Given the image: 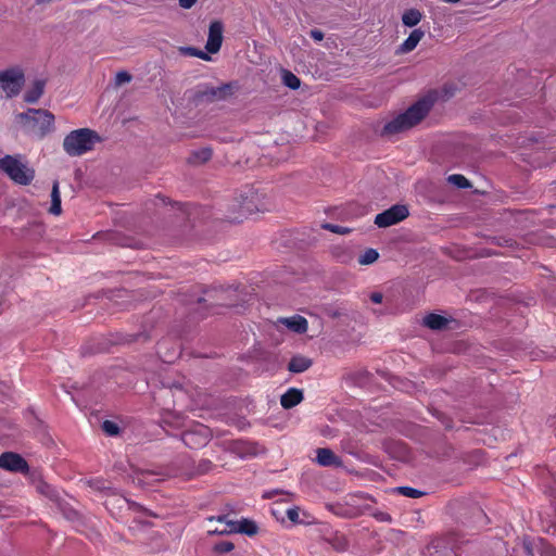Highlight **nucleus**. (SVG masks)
Instances as JSON below:
<instances>
[{"label":"nucleus","mask_w":556,"mask_h":556,"mask_svg":"<svg viewBox=\"0 0 556 556\" xmlns=\"http://www.w3.org/2000/svg\"><path fill=\"white\" fill-rule=\"evenodd\" d=\"M433 101L429 98H422L410 105L405 112L399 114L392 121L388 122L382 130V136H393L410 129L419 124L429 113Z\"/></svg>","instance_id":"f257e3e1"},{"label":"nucleus","mask_w":556,"mask_h":556,"mask_svg":"<svg viewBox=\"0 0 556 556\" xmlns=\"http://www.w3.org/2000/svg\"><path fill=\"white\" fill-rule=\"evenodd\" d=\"M99 136L89 128H80L71 131L63 141L64 151L71 156L83 155L93 149Z\"/></svg>","instance_id":"f03ea898"},{"label":"nucleus","mask_w":556,"mask_h":556,"mask_svg":"<svg viewBox=\"0 0 556 556\" xmlns=\"http://www.w3.org/2000/svg\"><path fill=\"white\" fill-rule=\"evenodd\" d=\"M231 208L232 213L229 215V219L241 223L244 218L262 210L258 193L249 188L235 199Z\"/></svg>","instance_id":"7ed1b4c3"},{"label":"nucleus","mask_w":556,"mask_h":556,"mask_svg":"<svg viewBox=\"0 0 556 556\" xmlns=\"http://www.w3.org/2000/svg\"><path fill=\"white\" fill-rule=\"evenodd\" d=\"M0 170L21 186H28L35 178V170L12 155L0 159Z\"/></svg>","instance_id":"20e7f679"},{"label":"nucleus","mask_w":556,"mask_h":556,"mask_svg":"<svg viewBox=\"0 0 556 556\" xmlns=\"http://www.w3.org/2000/svg\"><path fill=\"white\" fill-rule=\"evenodd\" d=\"M227 515H220L217 517H210L208 520H216L218 523H223V529H211L210 534H231L242 533L249 536H254L258 532V526L255 521L242 518L240 521L228 520Z\"/></svg>","instance_id":"39448f33"},{"label":"nucleus","mask_w":556,"mask_h":556,"mask_svg":"<svg viewBox=\"0 0 556 556\" xmlns=\"http://www.w3.org/2000/svg\"><path fill=\"white\" fill-rule=\"evenodd\" d=\"M21 121L30 126L40 137L49 134L54 126V115L42 109H28L18 115Z\"/></svg>","instance_id":"423d86ee"},{"label":"nucleus","mask_w":556,"mask_h":556,"mask_svg":"<svg viewBox=\"0 0 556 556\" xmlns=\"http://www.w3.org/2000/svg\"><path fill=\"white\" fill-rule=\"evenodd\" d=\"M25 83L24 72L20 67H12L0 72V94L7 98L17 96Z\"/></svg>","instance_id":"0eeeda50"},{"label":"nucleus","mask_w":556,"mask_h":556,"mask_svg":"<svg viewBox=\"0 0 556 556\" xmlns=\"http://www.w3.org/2000/svg\"><path fill=\"white\" fill-rule=\"evenodd\" d=\"M409 215L406 205L395 204L390 208L379 213L375 217V224L379 228H387L404 220Z\"/></svg>","instance_id":"6e6552de"},{"label":"nucleus","mask_w":556,"mask_h":556,"mask_svg":"<svg viewBox=\"0 0 556 556\" xmlns=\"http://www.w3.org/2000/svg\"><path fill=\"white\" fill-rule=\"evenodd\" d=\"M210 440V431L207 427L202 425L194 429L186 430L181 433V441L190 448H200L205 446Z\"/></svg>","instance_id":"1a4fd4ad"},{"label":"nucleus","mask_w":556,"mask_h":556,"mask_svg":"<svg viewBox=\"0 0 556 556\" xmlns=\"http://www.w3.org/2000/svg\"><path fill=\"white\" fill-rule=\"evenodd\" d=\"M0 468L11 472L28 473V463L17 453L4 452L0 455Z\"/></svg>","instance_id":"9d476101"},{"label":"nucleus","mask_w":556,"mask_h":556,"mask_svg":"<svg viewBox=\"0 0 556 556\" xmlns=\"http://www.w3.org/2000/svg\"><path fill=\"white\" fill-rule=\"evenodd\" d=\"M223 30L224 26L220 21H214L210 24L208 37L205 45L207 53H217L220 50L223 43Z\"/></svg>","instance_id":"9b49d317"},{"label":"nucleus","mask_w":556,"mask_h":556,"mask_svg":"<svg viewBox=\"0 0 556 556\" xmlns=\"http://www.w3.org/2000/svg\"><path fill=\"white\" fill-rule=\"evenodd\" d=\"M278 324L286 326L288 329L299 334L305 333L308 328L306 318L301 315L279 318Z\"/></svg>","instance_id":"f8f14e48"},{"label":"nucleus","mask_w":556,"mask_h":556,"mask_svg":"<svg viewBox=\"0 0 556 556\" xmlns=\"http://www.w3.org/2000/svg\"><path fill=\"white\" fill-rule=\"evenodd\" d=\"M304 399L303 391L296 388L288 389L280 397V405L285 409H291Z\"/></svg>","instance_id":"ddd939ff"},{"label":"nucleus","mask_w":556,"mask_h":556,"mask_svg":"<svg viewBox=\"0 0 556 556\" xmlns=\"http://www.w3.org/2000/svg\"><path fill=\"white\" fill-rule=\"evenodd\" d=\"M312 365H313L312 358L301 355V354H296L291 357V359L288 363L287 368L292 374H301V372L308 370L312 367Z\"/></svg>","instance_id":"4468645a"},{"label":"nucleus","mask_w":556,"mask_h":556,"mask_svg":"<svg viewBox=\"0 0 556 556\" xmlns=\"http://www.w3.org/2000/svg\"><path fill=\"white\" fill-rule=\"evenodd\" d=\"M317 462L321 466H340L342 464L339 456H337L330 448L320 447L316 451Z\"/></svg>","instance_id":"2eb2a0df"},{"label":"nucleus","mask_w":556,"mask_h":556,"mask_svg":"<svg viewBox=\"0 0 556 556\" xmlns=\"http://www.w3.org/2000/svg\"><path fill=\"white\" fill-rule=\"evenodd\" d=\"M425 33L421 29H414L409 36L404 40V42L400 46V51L402 53H407L413 51L419 41L422 39Z\"/></svg>","instance_id":"dca6fc26"},{"label":"nucleus","mask_w":556,"mask_h":556,"mask_svg":"<svg viewBox=\"0 0 556 556\" xmlns=\"http://www.w3.org/2000/svg\"><path fill=\"white\" fill-rule=\"evenodd\" d=\"M230 94V86L229 85H223L219 87H212L207 90H205L202 94L207 100L214 101V100H223L226 99Z\"/></svg>","instance_id":"f3484780"},{"label":"nucleus","mask_w":556,"mask_h":556,"mask_svg":"<svg viewBox=\"0 0 556 556\" xmlns=\"http://www.w3.org/2000/svg\"><path fill=\"white\" fill-rule=\"evenodd\" d=\"M448 324V320L439 314L430 313L424 318V325L432 330L444 329Z\"/></svg>","instance_id":"a211bd4d"},{"label":"nucleus","mask_w":556,"mask_h":556,"mask_svg":"<svg viewBox=\"0 0 556 556\" xmlns=\"http://www.w3.org/2000/svg\"><path fill=\"white\" fill-rule=\"evenodd\" d=\"M45 90V81L43 80H36L31 88H29L25 94L24 100L27 103H36L40 97L42 96Z\"/></svg>","instance_id":"6ab92c4d"},{"label":"nucleus","mask_w":556,"mask_h":556,"mask_svg":"<svg viewBox=\"0 0 556 556\" xmlns=\"http://www.w3.org/2000/svg\"><path fill=\"white\" fill-rule=\"evenodd\" d=\"M212 154L213 152L211 148H202L193 151L189 156L188 162L191 164H203L211 160Z\"/></svg>","instance_id":"aec40b11"},{"label":"nucleus","mask_w":556,"mask_h":556,"mask_svg":"<svg viewBox=\"0 0 556 556\" xmlns=\"http://www.w3.org/2000/svg\"><path fill=\"white\" fill-rule=\"evenodd\" d=\"M49 212L53 215H60L62 212L61 207V194L59 190V182L54 181L51 190V206Z\"/></svg>","instance_id":"412c9836"},{"label":"nucleus","mask_w":556,"mask_h":556,"mask_svg":"<svg viewBox=\"0 0 556 556\" xmlns=\"http://www.w3.org/2000/svg\"><path fill=\"white\" fill-rule=\"evenodd\" d=\"M422 14L417 9L406 10L402 16V22L407 27H414L421 21Z\"/></svg>","instance_id":"4be33fe9"},{"label":"nucleus","mask_w":556,"mask_h":556,"mask_svg":"<svg viewBox=\"0 0 556 556\" xmlns=\"http://www.w3.org/2000/svg\"><path fill=\"white\" fill-rule=\"evenodd\" d=\"M282 83L292 90H296L301 86L300 78L288 70L282 71Z\"/></svg>","instance_id":"5701e85b"},{"label":"nucleus","mask_w":556,"mask_h":556,"mask_svg":"<svg viewBox=\"0 0 556 556\" xmlns=\"http://www.w3.org/2000/svg\"><path fill=\"white\" fill-rule=\"evenodd\" d=\"M379 258V253L377 250L369 248L366 249L359 256L358 263L361 265H371Z\"/></svg>","instance_id":"b1692460"},{"label":"nucleus","mask_w":556,"mask_h":556,"mask_svg":"<svg viewBox=\"0 0 556 556\" xmlns=\"http://www.w3.org/2000/svg\"><path fill=\"white\" fill-rule=\"evenodd\" d=\"M179 51L182 55L187 56H195L204 61H210L211 56L208 55L207 51L204 52L200 49H197L194 47H180Z\"/></svg>","instance_id":"393cba45"},{"label":"nucleus","mask_w":556,"mask_h":556,"mask_svg":"<svg viewBox=\"0 0 556 556\" xmlns=\"http://www.w3.org/2000/svg\"><path fill=\"white\" fill-rule=\"evenodd\" d=\"M447 180H448V182L453 184L457 188H462V189L469 188L471 186L469 180L460 174L450 175Z\"/></svg>","instance_id":"a878e982"},{"label":"nucleus","mask_w":556,"mask_h":556,"mask_svg":"<svg viewBox=\"0 0 556 556\" xmlns=\"http://www.w3.org/2000/svg\"><path fill=\"white\" fill-rule=\"evenodd\" d=\"M397 492L401 495H404V496H407L410 498H418L424 494V492H421L417 489L410 488V486H400V488H397Z\"/></svg>","instance_id":"bb28decb"},{"label":"nucleus","mask_w":556,"mask_h":556,"mask_svg":"<svg viewBox=\"0 0 556 556\" xmlns=\"http://www.w3.org/2000/svg\"><path fill=\"white\" fill-rule=\"evenodd\" d=\"M102 430L111 437L117 435L119 433V427L117 424L111 420H104L102 424Z\"/></svg>","instance_id":"cd10ccee"},{"label":"nucleus","mask_w":556,"mask_h":556,"mask_svg":"<svg viewBox=\"0 0 556 556\" xmlns=\"http://www.w3.org/2000/svg\"><path fill=\"white\" fill-rule=\"evenodd\" d=\"M286 515L290 521L293 523H301L302 520L300 519V509L298 507H291L288 508L286 511Z\"/></svg>","instance_id":"c85d7f7f"},{"label":"nucleus","mask_w":556,"mask_h":556,"mask_svg":"<svg viewBox=\"0 0 556 556\" xmlns=\"http://www.w3.org/2000/svg\"><path fill=\"white\" fill-rule=\"evenodd\" d=\"M233 548H235L233 543H231V542H229V541H223V542H219V543H217V544L214 546V549H215L217 553H229V552H231Z\"/></svg>","instance_id":"c756f323"},{"label":"nucleus","mask_w":556,"mask_h":556,"mask_svg":"<svg viewBox=\"0 0 556 556\" xmlns=\"http://www.w3.org/2000/svg\"><path fill=\"white\" fill-rule=\"evenodd\" d=\"M323 228L327 229L333 233H339V235H344V233L350 232V229L339 226V225H333V224H324Z\"/></svg>","instance_id":"7c9ffc66"},{"label":"nucleus","mask_w":556,"mask_h":556,"mask_svg":"<svg viewBox=\"0 0 556 556\" xmlns=\"http://www.w3.org/2000/svg\"><path fill=\"white\" fill-rule=\"evenodd\" d=\"M131 75L128 72L121 71L115 76V84L121 86L123 84L129 83L131 80Z\"/></svg>","instance_id":"2f4dec72"},{"label":"nucleus","mask_w":556,"mask_h":556,"mask_svg":"<svg viewBox=\"0 0 556 556\" xmlns=\"http://www.w3.org/2000/svg\"><path fill=\"white\" fill-rule=\"evenodd\" d=\"M309 35L316 41H321L324 39V33L319 29H312Z\"/></svg>","instance_id":"473e14b6"},{"label":"nucleus","mask_w":556,"mask_h":556,"mask_svg":"<svg viewBox=\"0 0 556 556\" xmlns=\"http://www.w3.org/2000/svg\"><path fill=\"white\" fill-rule=\"evenodd\" d=\"M198 0H179V5L184 9L192 8Z\"/></svg>","instance_id":"72a5a7b5"},{"label":"nucleus","mask_w":556,"mask_h":556,"mask_svg":"<svg viewBox=\"0 0 556 556\" xmlns=\"http://www.w3.org/2000/svg\"><path fill=\"white\" fill-rule=\"evenodd\" d=\"M382 299H383V295L382 293L380 292H372L370 294V300L376 303V304H380L382 302Z\"/></svg>","instance_id":"f704fd0d"},{"label":"nucleus","mask_w":556,"mask_h":556,"mask_svg":"<svg viewBox=\"0 0 556 556\" xmlns=\"http://www.w3.org/2000/svg\"><path fill=\"white\" fill-rule=\"evenodd\" d=\"M163 345H164V343H162V342H160L157 344V353H160V354L162 353Z\"/></svg>","instance_id":"c9c22d12"},{"label":"nucleus","mask_w":556,"mask_h":556,"mask_svg":"<svg viewBox=\"0 0 556 556\" xmlns=\"http://www.w3.org/2000/svg\"><path fill=\"white\" fill-rule=\"evenodd\" d=\"M444 1L447 2V3H457V2H459V0H444Z\"/></svg>","instance_id":"e433bc0d"},{"label":"nucleus","mask_w":556,"mask_h":556,"mask_svg":"<svg viewBox=\"0 0 556 556\" xmlns=\"http://www.w3.org/2000/svg\"><path fill=\"white\" fill-rule=\"evenodd\" d=\"M38 3H41V2H50L51 0H36Z\"/></svg>","instance_id":"4c0bfd02"},{"label":"nucleus","mask_w":556,"mask_h":556,"mask_svg":"<svg viewBox=\"0 0 556 556\" xmlns=\"http://www.w3.org/2000/svg\"><path fill=\"white\" fill-rule=\"evenodd\" d=\"M172 358H173V357H167V358H165L164 361H165V362H167V363H170V362H172Z\"/></svg>","instance_id":"58836bf2"},{"label":"nucleus","mask_w":556,"mask_h":556,"mask_svg":"<svg viewBox=\"0 0 556 556\" xmlns=\"http://www.w3.org/2000/svg\"><path fill=\"white\" fill-rule=\"evenodd\" d=\"M215 529H223V523H219V527H216Z\"/></svg>","instance_id":"ea45409f"}]
</instances>
